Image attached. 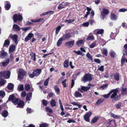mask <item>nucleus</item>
Here are the masks:
<instances>
[{"mask_svg":"<svg viewBox=\"0 0 127 127\" xmlns=\"http://www.w3.org/2000/svg\"><path fill=\"white\" fill-rule=\"evenodd\" d=\"M119 92L118 88L111 90L108 94L104 95H103V97L106 98H108L111 95L110 98L113 100H120L121 98V95H117V93Z\"/></svg>","mask_w":127,"mask_h":127,"instance_id":"obj_1","label":"nucleus"},{"mask_svg":"<svg viewBox=\"0 0 127 127\" xmlns=\"http://www.w3.org/2000/svg\"><path fill=\"white\" fill-rule=\"evenodd\" d=\"M8 100L11 101L14 104H17V107L21 108L24 106V102L23 101L19 99L15 98L14 96L13 95L9 96Z\"/></svg>","mask_w":127,"mask_h":127,"instance_id":"obj_2","label":"nucleus"},{"mask_svg":"<svg viewBox=\"0 0 127 127\" xmlns=\"http://www.w3.org/2000/svg\"><path fill=\"white\" fill-rule=\"evenodd\" d=\"M92 75L88 73L85 74L81 78V81L84 83L91 81L92 79Z\"/></svg>","mask_w":127,"mask_h":127,"instance_id":"obj_3","label":"nucleus"},{"mask_svg":"<svg viewBox=\"0 0 127 127\" xmlns=\"http://www.w3.org/2000/svg\"><path fill=\"white\" fill-rule=\"evenodd\" d=\"M13 19L14 22H16L18 21H21L23 19L22 15L21 14L18 15L17 14H15L13 16Z\"/></svg>","mask_w":127,"mask_h":127,"instance_id":"obj_4","label":"nucleus"},{"mask_svg":"<svg viewBox=\"0 0 127 127\" xmlns=\"http://www.w3.org/2000/svg\"><path fill=\"white\" fill-rule=\"evenodd\" d=\"M92 113L91 112H87L84 115V120L86 122H89L90 121L89 118L91 115Z\"/></svg>","mask_w":127,"mask_h":127,"instance_id":"obj_5","label":"nucleus"},{"mask_svg":"<svg viewBox=\"0 0 127 127\" xmlns=\"http://www.w3.org/2000/svg\"><path fill=\"white\" fill-rule=\"evenodd\" d=\"M107 126L109 127H116V123L115 120H112L109 121L107 124Z\"/></svg>","mask_w":127,"mask_h":127,"instance_id":"obj_6","label":"nucleus"},{"mask_svg":"<svg viewBox=\"0 0 127 127\" xmlns=\"http://www.w3.org/2000/svg\"><path fill=\"white\" fill-rule=\"evenodd\" d=\"M69 4V3L68 2H65L64 1H63L60 3L58 6V8L59 10H61L64 8L65 7Z\"/></svg>","mask_w":127,"mask_h":127,"instance_id":"obj_7","label":"nucleus"},{"mask_svg":"<svg viewBox=\"0 0 127 127\" xmlns=\"http://www.w3.org/2000/svg\"><path fill=\"white\" fill-rule=\"evenodd\" d=\"M9 37H10L12 40L15 43L17 44L18 43L17 41L18 36L17 35V34L13 35L10 34L9 35Z\"/></svg>","mask_w":127,"mask_h":127,"instance_id":"obj_8","label":"nucleus"},{"mask_svg":"<svg viewBox=\"0 0 127 127\" xmlns=\"http://www.w3.org/2000/svg\"><path fill=\"white\" fill-rule=\"evenodd\" d=\"M74 40H73L72 41H69L66 42L65 44L64 45L65 46H67L68 47L71 48L74 45Z\"/></svg>","mask_w":127,"mask_h":127,"instance_id":"obj_9","label":"nucleus"},{"mask_svg":"<svg viewBox=\"0 0 127 127\" xmlns=\"http://www.w3.org/2000/svg\"><path fill=\"white\" fill-rule=\"evenodd\" d=\"M40 72H32L31 74L29 73V77L31 78H33L34 76H37L39 75L40 74Z\"/></svg>","mask_w":127,"mask_h":127,"instance_id":"obj_10","label":"nucleus"},{"mask_svg":"<svg viewBox=\"0 0 127 127\" xmlns=\"http://www.w3.org/2000/svg\"><path fill=\"white\" fill-rule=\"evenodd\" d=\"M71 37L70 33L68 32L63 35L62 37L63 38V39L64 40L68 39L70 38Z\"/></svg>","mask_w":127,"mask_h":127,"instance_id":"obj_11","label":"nucleus"},{"mask_svg":"<svg viewBox=\"0 0 127 127\" xmlns=\"http://www.w3.org/2000/svg\"><path fill=\"white\" fill-rule=\"evenodd\" d=\"M33 34L32 33H29L27 36L25 37V41L27 42L30 40L32 37H33Z\"/></svg>","mask_w":127,"mask_h":127,"instance_id":"obj_12","label":"nucleus"},{"mask_svg":"<svg viewBox=\"0 0 127 127\" xmlns=\"http://www.w3.org/2000/svg\"><path fill=\"white\" fill-rule=\"evenodd\" d=\"M109 12V10L105 8L102 9V12L101 13L103 18L105 16L104 15H107L108 14Z\"/></svg>","mask_w":127,"mask_h":127,"instance_id":"obj_13","label":"nucleus"},{"mask_svg":"<svg viewBox=\"0 0 127 127\" xmlns=\"http://www.w3.org/2000/svg\"><path fill=\"white\" fill-rule=\"evenodd\" d=\"M13 29L15 31H18L21 29L20 27L16 24H13Z\"/></svg>","mask_w":127,"mask_h":127,"instance_id":"obj_14","label":"nucleus"},{"mask_svg":"<svg viewBox=\"0 0 127 127\" xmlns=\"http://www.w3.org/2000/svg\"><path fill=\"white\" fill-rule=\"evenodd\" d=\"M26 72H19L18 74V78L20 79H22L24 76L26 74Z\"/></svg>","mask_w":127,"mask_h":127,"instance_id":"obj_15","label":"nucleus"},{"mask_svg":"<svg viewBox=\"0 0 127 127\" xmlns=\"http://www.w3.org/2000/svg\"><path fill=\"white\" fill-rule=\"evenodd\" d=\"M6 2V3L5 4V8L6 10H8L10 9L11 5L9 1H7Z\"/></svg>","mask_w":127,"mask_h":127,"instance_id":"obj_16","label":"nucleus"},{"mask_svg":"<svg viewBox=\"0 0 127 127\" xmlns=\"http://www.w3.org/2000/svg\"><path fill=\"white\" fill-rule=\"evenodd\" d=\"M30 56L31 57V59H32L35 62L36 61V55L35 53L31 52L30 54Z\"/></svg>","mask_w":127,"mask_h":127,"instance_id":"obj_17","label":"nucleus"},{"mask_svg":"<svg viewBox=\"0 0 127 127\" xmlns=\"http://www.w3.org/2000/svg\"><path fill=\"white\" fill-rule=\"evenodd\" d=\"M32 93H28L27 95L26 98V100L27 101H29L30 100L32 97Z\"/></svg>","mask_w":127,"mask_h":127,"instance_id":"obj_18","label":"nucleus"},{"mask_svg":"<svg viewBox=\"0 0 127 127\" xmlns=\"http://www.w3.org/2000/svg\"><path fill=\"white\" fill-rule=\"evenodd\" d=\"M3 72V77L6 79L9 78L10 75V72Z\"/></svg>","mask_w":127,"mask_h":127,"instance_id":"obj_19","label":"nucleus"},{"mask_svg":"<svg viewBox=\"0 0 127 127\" xmlns=\"http://www.w3.org/2000/svg\"><path fill=\"white\" fill-rule=\"evenodd\" d=\"M54 88L56 93V94L57 95H59L60 94V89L59 88L58 86L57 85H55L54 87Z\"/></svg>","mask_w":127,"mask_h":127,"instance_id":"obj_20","label":"nucleus"},{"mask_svg":"<svg viewBox=\"0 0 127 127\" xmlns=\"http://www.w3.org/2000/svg\"><path fill=\"white\" fill-rule=\"evenodd\" d=\"M64 40L63 38H60L57 41V46L59 47L62 44V42Z\"/></svg>","mask_w":127,"mask_h":127,"instance_id":"obj_21","label":"nucleus"},{"mask_svg":"<svg viewBox=\"0 0 127 127\" xmlns=\"http://www.w3.org/2000/svg\"><path fill=\"white\" fill-rule=\"evenodd\" d=\"M81 89L82 90V91H84L86 92L89 90L90 88V87H86L81 86Z\"/></svg>","mask_w":127,"mask_h":127,"instance_id":"obj_22","label":"nucleus"},{"mask_svg":"<svg viewBox=\"0 0 127 127\" xmlns=\"http://www.w3.org/2000/svg\"><path fill=\"white\" fill-rule=\"evenodd\" d=\"M10 61V59L9 58L7 59L5 61L2 63V65L3 66H6L9 63Z\"/></svg>","mask_w":127,"mask_h":127,"instance_id":"obj_23","label":"nucleus"},{"mask_svg":"<svg viewBox=\"0 0 127 127\" xmlns=\"http://www.w3.org/2000/svg\"><path fill=\"white\" fill-rule=\"evenodd\" d=\"M110 115L111 117H112L113 118L115 119H118L120 118V116L117 115H115L114 114L112 113H110Z\"/></svg>","mask_w":127,"mask_h":127,"instance_id":"obj_24","label":"nucleus"},{"mask_svg":"<svg viewBox=\"0 0 127 127\" xmlns=\"http://www.w3.org/2000/svg\"><path fill=\"white\" fill-rule=\"evenodd\" d=\"M54 12L53 11H50L47 12H45L43 14H41V16H44L47 14H53Z\"/></svg>","mask_w":127,"mask_h":127,"instance_id":"obj_25","label":"nucleus"},{"mask_svg":"<svg viewBox=\"0 0 127 127\" xmlns=\"http://www.w3.org/2000/svg\"><path fill=\"white\" fill-rule=\"evenodd\" d=\"M15 46L14 45H13L11 46H10L9 47V52L10 53V52H13L15 49Z\"/></svg>","mask_w":127,"mask_h":127,"instance_id":"obj_26","label":"nucleus"},{"mask_svg":"<svg viewBox=\"0 0 127 127\" xmlns=\"http://www.w3.org/2000/svg\"><path fill=\"white\" fill-rule=\"evenodd\" d=\"M74 95L76 97H80L82 96V95L78 91H76L75 92L74 94Z\"/></svg>","mask_w":127,"mask_h":127,"instance_id":"obj_27","label":"nucleus"},{"mask_svg":"<svg viewBox=\"0 0 127 127\" xmlns=\"http://www.w3.org/2000/svg\"><path fill=\"white\" fill-rule=\"evenodd\" d=\"M32 88L30 84H26L25 86V89L26 91H28L30 90V89Z\"/></svg>","mask_w":127,"mask_h":127,"instance_id":"obj_28","label":"nucleus"},{"mask_svg":"<svg viewBox=\"0 0 127 127\" xmlns=\"http://www.w3.org/2000/svg\"><path fill=\"white\" fill-rule=\"evenodd\" d=\"M117 18V16L114 13L111 14V19L112 20H116Z\"/></svg>","mask_w":127,"mask_h":127,"instance_id":"obj_29","label":"nucleus"},{"mask_svg":"<svg viewBox=\"0 0 127 127\" xmlns=\"http://www.w3.org/2000/svg\"><path fill=\"white\" fill-rule=\"evenodd\" d=\"M99 119V117H95L92 120L91 122L93 123H95L97 122Z\"/></svg>","mask_w":127,"mask_h":127,"instance_id":"obj_30","label":"nucleus"},{"mask_svg":"<svg viewBox=\"0 0 127 127\" xmlns=\"http://www.w3.org/2000/svg\"><path fill=\"white\" fill-rule=\"evenodd\" d=\"M50 103L52 107L56 106V102L54 99H52Z\"/></svg>","mask_w":127,"mask_h":127,"instance_id":"obj_31","label":"nucleus"},{"mask_svg":"<svg viewBox=\"0 0 127 127\" xmlns=\"http://www.w3.org/2000/svg\"><path fill=\"white\" fill-rule=\"evenodd\" d=\"M14 87V85L11 83H9L7 85L8 89L10 90H12L13 89Z\"/></svg>","mask_w":127,"mask_h":127,"instance_id":"obj_32","label":"nucleus"},{"mask_svg":"<svg viewBox=\"0 0 127 127\" xmlns=\"http://www.w3.org/2000/svg\"><path fill=\"white\" fill-rule=\"evenodd\" d=\"M10 43V41L9 40L7 39L5 40L4 41V44L3 45V47L5 46H8L9 45Z\"/></svg>","mask_w":127,"mask_h":127,"instance_id":"obj_33","label":"nucleus"},{"mask_svg":"<svg viewBox=\"0 0 127 127\" xmlns=\"http://www.w3.org/2000/svg\"><path fill=\"white\" fill-rule=\"evenodd\" d=\"M69 60H66L64 63V67H67L68 66Z\"/></svg>","mask_w":127,"mask_h":127,"instance_id":"obj_34","label":"nucleus"},{"mask_svg":"<svg viewBox=\"0 0 127 127\" xmlns=\"http://www.w3.org/2000/svg\"><path fill=\"white\" fill-rule=\"evenodd\" d=\"M84 41L83 40H78L76 42V45L78 46H79L83 44Z\"/></svg>","mask_w":127,"mask_h":127,"instance_id":"obj_35","label":"nucleus"},{"mask_svg":"<svg viewBox=\"0 0 127 127\" xmlns=\"http://www.w3.org/2000/svg\"><path fill=\"white\" fill-rule=\"evenodd\" d=\"M104 100L101 99H100L97 101L95 103V105L96 106H97L100 104L101 103H102Z\"/></svg>","mask_w":127,"mask_h":127,"instance_id":"obj_36","label":"nucleus"},{"mask_svg":"<svg viewBox=\"0 0 127 127\" xmlns=\"http://www.w3.org/2000/svg\"><path fill=\"white\" fill-rule=\"evenodd\" d=\"M5 80L3 79H0V85L2 86L4 85L6 83Z\"/></svg>","mask_w":127,"mask_h":127,"instance_id":"obj_37","label":"nucleus"},{"mask_svg":"<svg viewBox=\"0 0 127 127\" xmlns=\"http://www.w3.org/2000/svg\"><path fill=\"white\" fill-rule=\"evenodd\" d=\"M61 28V26H59L56 28L55 32L56 35L58 33Z\"/></svg>","mask_w":127,"mask_h":127,"instance_id":"obj_38","label":"nucleus"},{"mask_svg":"<svg viewBox=\"0 0 127 127\" xmlns=\"http://www.w3.org/2000/svg\"><path fill=\"white\" fill-rule=\"evenodd\" d=\"M95 38L94 36L93 35L89 36L87 37V39L88 40H94Z\"/></svg>","mask_w":127,"mask_h":127,"instance_id":"obj_39","label":"nucleus"},{"mask_svg":"<svg viewBox=\"0 0 127 127\" xmlns=\"http://www.w3.org/2000/svg\"><path fill=\"white\" fill-rule=\"evenodd\" d=\"M5 92L2 90L0 91V96L2 97H3L5 95Z\"/></svg>","mask_w":127,"mask_h":127,"instance_id":"obj_40","label":"nucleus"},{"mask_svg":"<svg viewBox=\"0 0 127 127\" xmlns=\"http://www.w3.org/2000/svg\"><path fill=\"white\" fill-rule=\"evenodd\" d=\"M104 32V30L102 29H100L98 30L97 31L96 34H103Z\"/></svg>","mask_w":127,"mask_h":127,"instance_id":"obj_41","label":"nucleus"},{"mask_svg":"<svg viewBox=\"0 0 127 127\" xmlns=\"http://www.w3.org/2000/svg\"><path fill=\"white\" fill-rule=\"evenodd\" d=\"M7 53L5 52H1L0 54V57H2V58L5 57V56H7Z\"/></svg>","mask_w":127,"mask_h":127,"instance_id":"obj_42","label":"nucleus"},{"mask_svg":"<svg viewBox=\"0 0 127 127\" xmlns=\"http://www.w3.org/2000/svg\"><path fill=\"white\" fill-rule=\"evenodd\" d=\"M8 113L7 111H4L2 114V116L4 117H7L8 115Z\"/></svg>","mask_w":127,"mask_h":127,"instance_id":"obj_43","label":"nucleus"},{"mask_svg":"<svg viewBox=\"0 0 127 127\" xmlns=\"http://www.w3.org/2000/svg\"><path fill=\"white\" fill-rule=\"evenodd\" d=\"M103 54L107 56L108 54V51L106 49H105L103 48L102 51Z\"/></svg>","mask_w":127,"mask_h":127,"instance_id":"obj_44","label":"nucleus"},{"mask_svg":"<svg viewBox=\"0 0 127 127\" xmlns=\"http://www.w3.org/2000/svg\"><path fill=\"white\" fill-rule=\"evenodd\" d=\"M122 95H126L127 94V89L126 88H123L122 89Z\"/></svg>","mask_w":127,"mask_h":127,"instance_id":"obj_45","label":"nucleus"},{"mask_svg":"<svg viewBox=\"0 0 127 127\" xmlns=\"http://www.w3.org/2000/svg\"><path fill=\"white\" fill-rule=\"evenodd\" d=\"M18 88L19 90L20 91H23L24 89V87L23 85H19Z\"/></svg>","mask_w":127,"mask_h":127,"instance_id":"obj_46","label":"nucleus"},{"mask_svg":"<svg viewBox=\"0 0 127 127\" xmlns=\"http://www.w3.org/2000/svg\"><path fill=\"white\" fill-rule=\"evenodd\" d=\"M87 57L90 60L92 61L93 60V58L91 55H90L89 53H88L86 55Z\"/></svg>","mask_w":127,"mask_h":127,"instance_id":"obj_47","label":"nucleus"},{"mask_svg":"<svg viewBox=\"0 0 127 127\" xmlns=\"http://www.w3.org/2000/svg\"><path fill=\"white\" fill-rule=\"evenodd\" d=\"M114 79L117 81L119 80V75L117 73L114 75Z\"/></svg>","mask_w":127,"mask_h":127,"instance_id":"obj_48","label":"nucleus"},{"mask_svg":"<svg viewBox=\"0 0 127 127\" xmlns=\"http://www.w3.org/2000/svg\"><path fill=\"white\" fill-rule=\"evenodd\" d=\"M50 79V78L48 77L44 81V84L45 86H47L48 85Z\"/></svg>","mask_w":127,"mask_h":127,"instance_id":"obj_49","label":"nucleus"},{"mask_svg":"<svg viewBox=\"0 0 127 127\" xmlns=\"http://www.w3.org/2000/svg\"><path fill=\"white\" fill-rule=\"evenodd\" d=\"M45 109L47 112H48L52 113L53 112V111L52 109L49 107H46Z\"/></svg>","mask_w":127,"mask_h":127,"instance_id":"obj_50","label":"nucleus"},{"mask_svg":"<svg viewBox=\"0 0 127 127\" xmlns=\"http://www.w3.org/2000/svg\"><path fill=\"white\" fill-rule=\"evenodd\" d=\"M116 35V33H113L112 32L110 34V36L111 38L113 39L115 37Z\"/></svg>","mask_w":127,"mask_h":127,"instance_id":"obj_51","label":"nucleus"},{"mask_svg":"<svg viewBox=\"0 0 127 127\" xmlns=\"http://www.w3.org/2000/svg\"><path fill=\"white\" fill-rule=\"evenodd\" d=\"M75 19H73L72 20L69 19V20H65V22H68V23H70L72 22H73L75 21Z\"/></svg>","mask_w":127,"mask_h":127,"instance_id":"obj_52","label":"nucleus"},{"mask_svg":"<svg viewBox=\"0 0 127 127\" xmlns=\"http://www.w3.org/2000/svg\"><path fill=\"white\" fill-rule=\"evenodd\" d=\"M108 86V84H105L104 85L100 87V88L102 90H104L107 88Z\"/></svg>","mask_w":127,"mask_h":127,"instance_id":"obj_53","label":"nucleus"},{"mask_svg":"<svg viewBox=\"0 0 127 127\" xmlns=\"http://www.w3.org/2000/svg\"><path fill=\"white\" fill-rule=\"evenodd\" d=\"M26 95L27 94L26 92L25 91H23L21 93V96L22 97H24L26 96Z\"/></svg>","mask_w":127,"mask_h":127,"instance_id":"obj_54","label":"nucleus"},{"mask_svg":"<svg viewBox=\"0 0 127 127\" xmlns=\"http://www.w3.org/2000/svg\"><path fill=\"white\" fill-rule=\"evenodd\" d=\"M96 45V43L95 42H93L89 46V47L91 48H94Z\"/></svg>","mask_w":127,"mask_h":127,"instance_id":"obj_55","label":"nucleus"},{"mask_svg":"<svg viewBox=\"0 0 127 127\" xmlns=\"http://www.w3.org/2000/svg\"><path fill=\"white\" fill-rule=\"evenodd\" d=\"M115 55L116 53L114 52L111 51L110 52V55L113 58H114Z\"/></svg>","mask_w":127,"mask_h":127,"instance_id":"obj_56","label":"nucleus"},{"mask_svg":"<svg viewBox=\"0 0 127 127\" xmlns=\"http://www.w3.org/2000/svg\"><path fill=\"white\" fill-rule=\"evenodd\" d=\"M66 80L65 79L64 81H62V84L64 86V87L65 88L66 87Z\"/></svg>","mask_w":127,"mask_h":127,"instance_id":"obj_57","label":"nucleus"},{"mask_svg":"<svg viewBox=\"0 0 127 127\" xmlns=\"http://www.w3.org/2000/svg\"><path fill=\"white\" fill-rule=\"evenodd\" d=\"M121 103L120 102H119L118 103L115 105L117 109H119L121 106Z\"/></svg>","mask_w":127,"mask_h":127,"instance_id":"obj_58","label":"nucleus"},{"mask_svg":"<svg viewBox=\"0 0 127 127\" xmlns=\"http://www.w3.org/2000/svg\"><path fill=\"white\" fill-rule=\"evenodd\" d=\"M73 52L78 55H82V53L80 50L78 51H74Z\"/></svg>","mask_w":127,"mask_h":127,"instance_id":"obj_59","label":"nucleus"},{"mask_svg":"<svg viewBox=\"0 0 127 127\" xmlns=\"http://www.w3.org/2000/svg\"><path fill=\"white\" fill-rule=\"evenodd\" d=\"M10 58L11 61L12 62L13 61L14 59V58L13 56V55L11 53L10 54Z\"/></svg>","mask_w":127,"mask_h":127,"instance_id":"obj_60","label":"nucleus"},{"mask_svg":"<svg viewBox=\"0 0 127 127\" xmlns=\"http://www.w3.org/2000/svg\"><path fill=\"white\" fill-rule=\"evenodd\" d=\"M123 57H125V55H126L127 56V50H124L123 52Z\"/></svg>","mask_w":127,"mask_h":127,"instance_id":"obj_61","label":"nucleus"},{"mask_svg":"<svg viewBox=\"0 0 127 127\" xmlns=\"http://www.w3.org/2000/svg\"><path fill=\"white\" fill-rule=\"evenodd\" d=\"M126 11H127V9L126 8H121L118 11L119 12H124Z\"/></svg>","mask_w":127,"mask_h":127,"instance_id":"obj_62","label":"nucleus"},{"mask_svg":"<svg viewBox=\"0 0 127 127\" xmlns=\"http://www.w3.org/2000/svg\"><path fill=\"white\" fill-rule=\"evenodd\" d=\"M125 61L126 60L125 57H122V58L121 61V63L122 64V65L123 64H124Z\"/></svg>","mask_w":127,"mask_h":127,"instance_id":"obj_63","label":"nucleus"},{"mask_svg":"<svg viewBox=\"0 0 127 127\" xmlns=\"http://www.w3.org/2000/svg\"><path fill=\"white\" fill-rule=\"evenodd\" d=\"M42 103L44 105L46 106L48 104V103L47 100L43 99L42 100Z\"/></svg>","mask_w":127,"mask_h":127,"instance_id":"obj_64","label":"nucleus"}]
</instances>
